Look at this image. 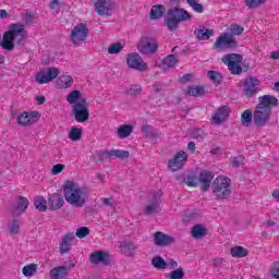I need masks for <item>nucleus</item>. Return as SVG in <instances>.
I'll list each match as a JSON object with an SVG mask.
<instances>
[{"mask_svg":"<svg viewBox=\"0 0 279 279\" xmlns=\"http://www.w3.org/2000/svg\"><path fill=\"white\" fill-rule=\"evenodd\" d=\"M50 210H60L64 206V198L59 193L50 194L48 197Z\"/></svg>","mask_w":279,"mask_h":279,"instance_id":"nucleus-23","label":"nucleus"},{"mask_svg":"<svg viewBox=\"0 0 279 279\" xmlns=\"http://www.w3.org/2000/svg\"><path fill=\"white\" fill-rule=\"evenodd\" d=\"M40 121V113L38 111H23L16 116V123L21 128H29Z\"/></svg>","mask_w":279,"mask_h":279,"instance_id":"nucleus-13","label":"nucleus"},{"mask_svg":"<svg viewBox=\"0 0 279 279\" xmlns=\"http://www.w3.org/2000/svg\"><path fill=\"white\" fill-rule=\"evenodd\" d=\"M56 86L60 89L71 88V86H73V76L69 74L59 76L56 81Z\"/></svg>","mask_w":279,"mask_h":279,"instance_id":"nucleus-26","label":"nucleus"},{"mask_svg":"<svg viewBox=\"0 0 279 279\" xmlns=\"http://www.w3.org/2000/svg\"><path fill=\"white\" fill-rule=\"evenodd\" d=\"M241 123L244 128L252 125V110L247 109L241 114Z\"/></svg>","mask_w":279,"mask_h":279,"instance_id":"nucleus-41","label":"nucleus"},{"mask_svg":"<svg viewBox=\"0 0 279 279\" xmlns=\"http://www.w3.org/2000/svg\"><path fill=\"white\" fill-rule=\"evenodd\" d=\"M126 64L130 69H135L136 71H147V63L143 61V57L136 52L129 53L126 56Z\"/></svg>","mask_w":279,"mask_h":279,"instance_id":"nucleus-16","label":"nucleus"},{"mask_svg":"<svg viewBox=\"0 0 279 279\" xmlns=\"http://www.w3.org/2000/svg\"><path fill=\"white\" fill-rule=\"evenodd\" d=\"M215 49L218 51H223L226 49H234L236 47V39L230 33H222L214 45Z\"/></svg>","mask_w":279,"mask_h":279,"instance_id":"nucleus-14","label":"nucleus"},{"mask_svg":"<svg viewBox=\"0 0 279 279\" xmlns=\"http://www.w3.org/2000/svg\"><path fill=\"white\" fill-rule=\"evenodd\" d=\"M25 38H27V31H25V25L21 23L11 24L8 31L3 34L0 45L2 49H5L7 51H13L14 43L15 45H25Z\"/></svg>","mask_w":279,"mask_h":279,"instance_id":"nucleus-4","label":"nucleus"},{"mask_svg":"<svg viewBox=\"0 0 279 279\" xmlns=\"http://www.w3.org/2000/svg\"><path fill=\"white\" fill-rule=\"evenodd\" d=\"M63 197L66 204L75 208H83L86 204L88 193L80 183L75 181H65L62 185Z\"/></svg>","mask_w":279,"mask_h":279,"instance_id":"nucleus-3","label":"nucleus"},{"mask_svg":"<svg viewBox=\"0 0 279 279\" xmlns=\"http://www.w3.org/2000/svg\"><path fill=\"white\" fill-rule=\"evenodd\" d=\"M185 184H187V186H197V184H199V179L195 175H189L185 180Z\"/></svg>","mask_w":279,"mask_h":279,"instance_id":"nucleus-51","label":"nucleus"},{"mask_svg":"<svg viewBox=\"0 0 279 279\" xmlns=\"http://www.w3.org/2000/svg\"><path fill=\"white\" fill-rule=\"evenodd\" d=\"M215 178V174L210 171H202L198 179V184L201 186L202 191H208L210 189V184H213V180Z\"/></svg>","mask_w":279,"mask_h":279,"instance_id":"nucleus-20","label":"nucleus"},{"mask_svg":"<svg viewBox=\"0 0 279 279\" xmlns=\"http://www.w3.org/2000/svg\"><path fill=\"white\" fill-rule=\"evenodd\" d=\"M274 199H279V189L272 192Z\"/></svg>","mask_w":279,"mask_h":279,"instance_id":"nucleus-64","label":"nucleus"},{"mask_svg":"<svg viewBox=\"0 0 279 279\" xmlns=\"http://www.w3.org/2000/svg\"><path fill=\"white\" fill-rule=\"evenodd\" d=\"M269 274L272 278L279 279V263H275L271 265Z\"/></svg>","mask_w":279,"mask_h":279,"instance_id":"nucleus-52","label":"nucleus"},{"mask_svg":"<svg viewBox=\"0 0 279 279\" xmlns=\"http://www.w3.org/2000/svg\"><path fill=\"white\" fill-rule=\"evenodd\" d=\"M124 48H125V44L113 43L108 46L107 53H109V56H118V53H121V51H123Z\"/></svg>","mask_w":279,"mask_h":279,"instance_id":"nucleus-36","label":"nucleus"},{"mask_svg":"<svg viewBox=\"0 0 279 279\" xmlns=\"http://www.w3.org/2000/svg\"><path fill=\"white\" fill-rule=\"evenodd\" d=\"M175 242L173 236L168 235L163 232H156L153 234V243L158 247H167V245H171Z\"/></svg>","mask_w":279,"mask_h":279,"instance_id":"nucleus-19","label":"nucleus"},{"mask_svg":"<svg viewBox=\"0 0 279 279\" xmlns=\"http://www.w3.org/2000/svg\"><path fill=\"white\" fill-rule=\"evenodd\" d=\"M58 8H60V1L53 0V1L50 3V10H58Z\"/></svg>","mask_w":279,"mask_h":279,"instance_id":"nucleus-57","label":"nucleus"},{"mask_svg":"<svg viewBox=\"0 0 279 279\" xmlns=\"http://www.w3.org/2000/svg\"><path fill=\"white\" fill-rule=\"evenodd\" d=\"M70 43L74 45V47H80L84 45L88 38V24L78 23L76 24L71 33H70Z\"/></svg>","mask_w":279,"mask_h":279,"instance_id":"nucleus-7","label":"nucleus"},{"mask_svg":"<svg viewBox=\"0 0 279 279\" xmlns=\"http://www.w3.org/2000/svg\"><path fill=\"white\" fill-rule=\"evenodd\" d=\"M9 13L5 9L0 10V19H8Z\"/></svg>","mask_w":279,"mask_h":279,"instance_id":"nucleus-61","label":"nucleus"},{"mask_svg":"<svg viewBox=\"0 0 279 279\" xmlns=\"http://www.w3.org/2000/svg\"><path fill=\"white\" fill-rule=\"evenodd\" d=\"M229 32H231V36H241L243 34V27L238 24H232L229 27Z\"/></svg>","mask_w":279,"mask_h":279,"instance_id":"nucleus-49","label":"nucleus"},{"mask_svg":"<svg viewBox=\"0 0 279 279\" xmlns=\"http://www.w3.org/2000/svg\"><path fill=\"white\" fill-rule=\"evenodd\" d=\"M168 265L170 266V269H173L168 274L169 279H184V268L179 267L178 268V262L174 259H169Z\"/></svg>","mask_w":279,"mask_h":279,"instance_id":"nucleus-21","label":"nucleus"},{"mask_svg":"<svg viewBox=\"0 0 279 279\" xmlns=\"http://www.w3.org/2000/svg\"><path fill=\"white\" fill-rule=\"evenodd\" d=\"M207 77L213 82V84L219 85L221 84V81L223 80V76L221 73L217 71H208L207 72Z\"/></svg>","mask_w":279,"mask_h":279,"instance_id":"nucleus-42","label":"nucleus"},{"mask_svg":"<svg viewBox=\"0 0 279 279\" xmlns=\"http://www.w3.org/2000/svg\"><path fill=\"white\" fill-rule=\"evenodd\" d=\"M65 101L73 106L72 114L76 123H86L90 119V111L88 110L90 104L86 98H83L82 92L77 89L70 92L65 97Z\"/></svg>","mask_w":279,"mask_h":279,"instance_id":"nucleus-1","label":"nucleus"},{"mask_svg":"<svg viewBox=\"0 0 279 279\" xmlns=\"http://www.w3.org/2000/svg\"><path fill=\"white\" fill-rule=\"evenodd\" d=\"M151 265L155 269H167V267H169V262L167 263L162 256L157 255L153 257Z\"/></svg>","mask_w":279,"mask_h":279,"instance_id":"nucleus-38","label":"nucleus"},{"mask_svg":"<svg viewBox=\"0 0 279 279\" xmlns=\"http://www.w3.org/2000/svg\"><path fill=\"white\" fill-rule=\"evenodd\" d=\"M266 0H246V5L248 8H258V5H263Z\"/></svg>","mask_w":279,"mask_h":279,"instance_id":"nucleus-54","label":"nucleus"},{"mask_svg":"<svg viewBox=\"0 0 279 279\" xmlns=\"http://www.w3.org/2000/svg\"><path fill=\"white\" fill-rule=\"evenodd\" d=\"M223 64H227L230 73L239 75L243 72V57L241 54L232 53L222 58Z\"/></svg>","mask_w":279,"mask_h":279,"instance_id":"nucleus-9","label":"nucleus"},{"mask_svg":"<svg viewBox=\"0 0 279 279\" xmlns=\"http://www.w3.org/2000/svg\"><path fill=\"white\" fill-rule=\"evenodd\" d=\"M229 117H230V107L220 106L213 113L211 121L215 125H221V123H226V121H228Z\"/></svg>","mask_w":279,"mask_h":279,"instance_id":"nucleus-17","label":"nucleus"},{"mask_svg":"<svg viewBox=\"0 0 279 279\" xmlns=\"http://www.w3.org/2000/svg\"><path fill=\"white\" fill-rule=\"evenodd\" d=\"M158 50V41L151 36H144L137 43V51L144 56H151Z\"/></svg>","mask_w":279,"mask_h":279,"instance_id":"nucleus-11","label":"nucleus"},{"mask_svg":"<svg viewBox=\"0 0 279 279\" xmlns=\"http://www.w3.org/2000/svg\"><path fill=\"white\" fill-rule=\"evenodd\" d=\"M243 160H244L243 156L239 155V156L232 157L230 159V162L232 167L236 168V167H243Z\"/></svg>","mask_w":279,"mask_h":279,"instance_id":"nucleus-50","label":"nucleus"},{"mask_svg":"<svg viewBox=\"0 0 279 279\" xmlns=\"http://www.w3.org/2000/svg\"><path fill=\"white\" fill-rule=\"evenodd\" d=\"M190 8H192L194 12H197V14H202L204 12V5H202V3H198L197 1L192 2V4H190Z\"/></svg>","mask_w":279,"mask_h":279,"instance_id":"nucleus-53","label":"nucleus"},{"mask_svg":"<svg viewBox=\"0 0 279 279\" xmlns=\"http://www.w3.org/2000/svg\"><path fill=\"white\" fill-rule=\"evenodd\" d=\"M35 99H36L37 104H39V106H43V104H45V101H46L45 96H36Z\"/></svg>","mask_w":279,"mask_h":279,"instance_id":"nucleus-60","label":"nucleus"},{"mask_svg":"<svg viewBox=\"0 0 279 279\" xmlns=\"http://www.w3.org/2000/svg\"><path fill=\"white\" fill-rule=\"evenodd\" d=\"M195 143L194 142H190L189 144H187V149H189V151H192V154L195 151Z\"/></svg>","mask_w":279,"mask_h":279,"instance_id":"nucleus-63","label":"nucleus"},{"mask_svg":"<svg viewBox=\"0 0 279 279\" xmlns=\"http://www.w3.org/2000/svg\"><path fill=\"white\" fill-rule=\"evenodd\" d=\"M192 20H193V15H191L189 11L175 7L168 11L163 23L170 32H174V29H178V26L180 25V23H186Z\"/></svg>","mask_w":279,"mask_h":279,"instance_id":"nucleus-5","label":"nucleus"},{"mask_svg":"<svg viewBox=\"0 0 279 279\" xmlns=\"http://www.w3.org/2000/svg\"><path fill=\"white\" fill-rule=\"evenodd\" d=\"M132 132H134V126L130 124H122L118 129V136L119 138H128Z\"/></svg>","mask_w":279,"mask_h":279,"instance_id":"nucleus-37","label":"nucleus"},{"mask_svg":"<svg viewBox=\"0 0 279 279\" xmlns=\"http://www.w3.org/2000/svg\"><path fill=\"white\" fill-rule=\"evenodd\" d=\"M102 156H106V158H130V153L128 150L111 149L105 150Z\"/></svg>","mask_w":279,"mask_h":279,"instance_id":"nucleus-31","label":"nucleus"},{"mask_svg":"<svg viewBox=\"0 0 279 279\" xmlns=\"http://www.w3.org/2000/svg\"><path fill=\"white\" fill-rule=\"evenodd\" d=\"M58 75H60V69L56 66L45 68L37 72L35 75L34 81L36 84H49L50 82H53V80L58 78Z\"/></svg>","mask_w":279,"mask_h":279,"instance_id":"nucleus-10","label":"nucleus"},{"mask_svg":"<svg viewBox=\"0 0 279 279\" xmlns=\"http://www.w3.org/2000/svg\"><path fill=\"white\" fill-rule=\"evenodd\" d=\"M34 206L39 213H47V198L44 196H35Z\"/></svg>","mask_w":279,"mask_h":279,"instance_id":"nucleus-35","label":"nucleus"},{"mask_svg":"<svg viewBox=\"0 0 279 279\" xmlns=\"http://www.w3.org/2000/svg\"><path fill=\"white\" fill-rule=\"evenodd\" d=\"M271 60H279V50H274L270 52Z\"/></svg>","mask_w":279,"mask_h":279,"instance_id":"nucleus-58","label":"nucleus"},{"mask_svg":"<svg viewBox=\"0 0 279 279\" xmlns=\"http://www.w3.org/2000/svg\"><path fill=\"white\" fill-rule=\"evenodd\" d=\"M207 232L208 231L206 230V227H204L203 225H196V226L192 227L191 234H192L193 239H204V236H206Z\"/></svg>","mask_w":279,"mask_h":279,"instance_id":"nucleus-34","label":"nucleus"},{"mask_svg":"<svg viewBox=\"0 0 279 279\" xmlns=\"http://www.w3.org/2000/svg\"><path fill=\"white\" fill-rule=\"evenodd\" d=\"M65 169L66 166L64 163H57L52 166L50 173L51 175H60V173H62V171H64Z\"/></svg>","mask_w":279,"mask_h":279,"instance_id":"nucleus-48","label":"nucleus"},{"mask_svg":"<svg viewBox=\"0 0 279 279\" xmlns=\"http://www.w3.org/2000/svg\"><path fill=\"white\" fill-rule=\"evenodd\" d=\"M82 134H84V130L82 128L72 126L68 134V138L73 143H77L82 141Z\"/></svg>","mask_w":279,"mask_h":279,"instance_id":"nucleus-33","label":"nucleus"},{"mask_svg":"<svg viewBox=\"0 0 279 279\" xmlns=\"http://www.w3.org/2000/svg\"><path fill=\"white\" fill-rule=\"evenodd\" d=\"M39 266L36 263H29L23 266L22 276L24 278H34L38 274Z\"/></svg>","mask_w":279,"mask_h":279,"instance_id":"nucleus-27","label":"nucleus"},{"mask_svg":"<svg viewBox=\"0 0 279 279\" xmlns=\"http://www.w3.org/2000/svg\"><path fill=\"white\" fill-rule=\"evenodd\" d=\"M136 250V244L130 241L120 242V252L124 254V256H132Z\"/></svg>","mask_w":279,"mask_h":279,"instance_id":"nucleus-30","label":"nucleus"},{"mask_svg":"<svg viewBox=\"0 0 279 279\" xmlns=\"http://www.w3.org/2000/svg\"><path fill=\"white\" fill-rule=\"evenodd\" d=\"M117 7L114 0H94V10L98 16H112Z\"/></svg>","mask_w":279,"mask_h":279,"instance_id":"nucleus-8","label":"nucleus"},{"mask_svg":"<svg viewBox=\"0 0 279 279\" xmlns=\"http://www.w3.org/2000/svg\"><path fill=\"white\" fill-rule=\"evenodd\" d=\"M187 160H189V154H186V151L184 150H179L175 153L173 158H171L168 161V169L170 171H180V169H182V167L186 165Z\"/></svg>","mask_w":279,"mask_h":279,"instance_id":"nucleus-15","label":"nucleus"},{"mask_svg":"<svg viewBox=\"0 0 279 279\" xmlns=\"http://www.w3.org/2000/svg\"><path fill=\"white\" fill-rule=\"evenodd\" d=\"M162 197V191L158 190L156 192L153 193L151 195V202H155V203H159L160 204V199Z\"/></svg>","mask_w":279,"mask_h":279,"instance_id":"nucleus-55","label":"nucleus"},{"mask_svg":"<svg viewBox=\"0 0 279 279\" xmlns=\"http://www.w3.org/2000/svg\"><path fill=\"white\" fill-rule=\"evenodd\" d=\"M221 265H223V259L222 258L214 259V267H221Z\"/></svg>","mask_w":279,"mask_h":279,"instance_id":"nucleus-59","label":"nucleus"},{"mask_svg":"<svg viewBox=\"0 0 279 279\" xmlns=\"http://www.w3.org/2000/svg\"><path fill=\"white\" fill-rule=\"evenodd\" d=\"M92 265H110V253L108 251H94L89 256Z\"/></svg>","mask_w":279,"mask_h":279,"instance_id":"nucleus-18","label":"nucleus"},{"mask_svg":"<svg viewBox=\"0 0 279 279\" xmlns=\"http://www.w3.org/2000/svg\"><path fill=\"white\" fill-rule=\"evenodd\" d=\"M196 38H198V40H208L210 38V36H213V34H215V32L213 29L206 28L204 26H198L195 32H194Z\"/></svg>","mask_w":279,"mask_h":279,"instance_id":"nucleus-28","label":"nucleus"},{"mask_svg":"<svg viewBox=\"0 0 279 279\" xmlns=\"http://www.w3.org/2000/svg\"><path fill=\"white\" fill-rule=\"evenodd\" d=\"M90 234V229L88 227H80L76 229L75 236L77 239H86Z\"/></svg>","mask_w":279,"mask_h":279,"instance_id":"nucleus-46","label":"nucleus"},{"mask_svg":"<svg viewBox=\"0 0 279 279\" xmlns=\"http://www.w3.org/2000/svg\"><path fill=\"white\" fill-rule=\"evenodd\" d=\"M50 279H66L69 277V267L57 266L49 271Z\"/></svg>","mask_w":279,"mask_h":279,"instance_id":"nucleus-25","label":"nucleus"},{"mask_svg":"<svg viewBox=\"0 0 279 279\" xmlns=\"http://www.w3.org/2000/svg\"><path fill=\"white\" fill-rule=\"evenodd\" d=\"M186 82H193V74H185L180 78L181 84H186Z\"/></svg>","mask_w":279,"mask_h":279,"instance_id":"nucleus-56","label":"nucleus"},{"mask_svg":"<svg viewBox=\"0 0 279 279\" xmlns=\"http://www.w3.org/2000/svg\"><path fill=\"white\" fill-rule=\"evenodd\" d=\"M8 230L10 234H19V230H21V223L19 220H13L9 222Z\"/></svg>","mask_w":279,"mask_h":279,"instance_id":"nucleus-45","label":"nucleus"},{"mask_svg":"<svg viewBox=\"0 0 279 279\" xmlns=\"http://www.w3.org/2000/svg\"><path fill=\"white\" fill-rule=\"evenodd\" d=\"M264 226H265L266 228H274V226H276V221H274V220H267V221L264 223Z\"/></svg>","mask_w":279,"mask_h":279,"instance_id":"nucleus-62","label":"nucleus"},{"mask_svg":"<svg viewBox=\"0 0 279 279\" xmlns=\"http://www.w3.org/2000/svg\"><path fill=\"white\" fill-rule=\"evenodd\" d=\"M278 98L271 95H264L258 98V105L253 113V121L255 125L260 128L269 123L271 119V109L278 107Z\"/></svg>","mask_w":279,"mask_h":279,"instance_id":"nucleus-2","label":"nucleus"},{"mask_svg":"<svg viewBox=\"0 0 279 279\" xmlns=\"http://www.w3.org/2000/svg\"><path fill=\"white\" fill-rule=\"evenodd\" d=\"M185 93L191 97H204L206 95V88L201 85H193L189 86Z\"/></svg>","mask_w":279,"mask_h":279,"instance_id":"nucleus-32","label":"nucleus"},{"mask_svg":"<svg viewBox=\"0 0 279 279\" xmlns=\"http://www.w3.org/2000/svg\"><path fill=\"white\" fill-rule=\"evenodd\" d=\"M175 64H178V58H175L173 54H170L162 60L161 66L163 71H167V69H172V66H175Z\"/></svg>","mask_w":279,"mask_h":279,"instance_id":"nucleus-39","label":"nucleus"},{"mask_svg":"<svg viewBox=\"0 0 279 279\" xmlns=\"http://www.w3.org/2000/svg\"><path fill=\"white\" fill-rule=\"evenodd\" d=\"M142 88L140 85H131L129 87L125 88V93L126 95H131V96H136V95H141L142 93Z\"/></svg>","mask_w":279,"mask_h":279,"instance_id":"nucleus-47","label":"nucleus"},{"mask_svg":"<svg viewBox=\"0 0 279 279\" xmlns=\"http://www.w3.org/2000/svg\"><path fill=\"white\" fill-rule=\"evenodd\" d=\"M75 239V235L69 233L65 234L62 239L61 242L59 244V251L62 254H66L69 252H71V248L73 247V241Z\"/></svg>","mask_w":279,"mask_h":279,"instance_id":"nucleus-24","label":"nucleus"},{"mask_svg":"<svg viewBox=\"0 0 279 279\" xmlns=\"http://www.w3.org/2000/svg\"><path fill=\"white\" fill-rule=\"evenodd\" d=\"M29 207V199L19 196L13 203L14 215H22Z\"/></svg>","mask_w":279,"mask_h":279,"instance_id":"nucleus-22","label":"nucleus"},{"mask_svg":"<svg viewBox=\"0 0 279 279\" xmlns=\"http://www.w3.org/2000/svg\"><path fill=\"white\" fill-rule=\"evenodd\" d=\"M160 210V204L150 202L144 209L145 215H155V213H158Z\"/></svg>","mask_w":279,"mask_h":279,"instance_id":"nucleus-43","label":"nucleus"},{"mask_svg":"<svg viewBox=\"0 0 279 279\" xmlns=\"http://www.w3.org/2000/svg\"><path fill=\"white\" fill-rule=\"evenodd\" d=\"M165 12H167V9L165 8V5H161V4L153 5L150 9V20L158 21L159 19H162V16H165Z\"/></svg>","mask_w":279,"mask_h":279,"instance_id":"nucleus-29","label":"nucleus"},{"mask_svg":"<svg viewBox=\"0 0 279 279\" xmlns=\"http://www.w3.org/2000/svg\"><path fill=\"white\" fill-rule=\"evenodd\" d=\"M142 132H143L144 136H146V138H155V136H156V131H154L151 125H148V124H144L142 126Z\"/></svg>","mask_w":279,"mask_h":279,"instance_id":"nucleus-44","label":"nucleus"},{"mask_svg":"<svg viewBox=\"0 0 279 279\" xmlns=\"http://www.w3.org/2000/svg\"><path fill=\"white\" fill-rule=\"evenodd\" d=\"M232 181L226 175H218L211 183L213 195L216 199H228L232 193Z\"/></svg>","mask_w":279,"mask_h":279,"instance_id":"nucleus-6","label":"nucleus"},{"mask_svg":"<svg viewBox=\"0 0 279 279\" xmlns=\"http://www.w3.org/2000/svg\"><path fill=\"white\" fill-rule=\"evenodd\" d=\"M260 90V80L251 76L244 80L242 84V93L247 99H252Z\"/></svg>","mask_w":279,"mask_h":279,"instance_id":"nucleus-12","label":"nucleus"},{"mask_svg":"<svg viewBox=\"0 0 279 279\" xmlns=\"http://www.w3.org/2000/svg\"><path fill=\"white\" fill-rule=\"evenodd\" d=\"M230 254L233 258H245V256H247L248 252L243 246H234L231 248Z\"/></svg>","mask_w":279,"mask_h":279,"instance_id":"nucleus-40","label":"nucleus"}]
</instances>
